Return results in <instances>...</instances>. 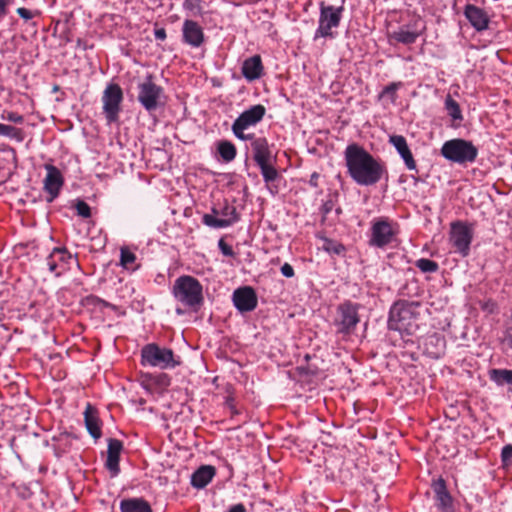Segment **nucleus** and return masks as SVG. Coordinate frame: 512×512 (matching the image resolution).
I'll use <instances>...</instances> for the list:
<instances>
[{"mask_svg": "<svg viewBox=\"0 0 512 512\" xmlns=\"http://www.w3.org/2000/svg\"><path fill=\"white\" fill-rule=\"evenodd\" d=\"M109 306H110V302L101 298V302H99V307L108 308Z\"/></svg>", "mask_w": 512, "mask_h": 512, "instance_id": "obj_56", "label": "nucleus"}, {"mask_svg": "<svg viewBox=\"0 0 512 512\" xmlns=\"http://www.w3.org/2000/svg\"><path fill=\"white\" fill-rule=\"evenodd\" d=\"M225 406L230 410L232 416L239 414V410L235 406V399L232 396L226 397Z\"/></svg>", "mask_w": 512, "mask_h": 512, "instance_id": "obj_46", "label": "nucleus"}, {"mask_svg": "<svg viewBox=\"0 0 512 512\" xmlns=\"http://www.w3.org/2000/svg\"><path fill=\"white\" fill-rule=\"evenodd\" d=\"M313 358H316V357L315 356H311L310 354H305V356H304L305 364L310 363V360L313 359Z\"/></svg>", "mask_w": 512, "mask_h": 512, "instance_id": "obj_57", "label": "nucleus"}, {"mask_svg": "<svg viewBox=\"0 0 512 512\" xmlns=\"http://www.w3.org/2000/svg\"><path fill=\"white\" fill-rule=\"evenodd\" d=\"M347 174L360 186L376 185L383 177L388 179L386 165L369 153L362 145L350 143L344 150Z\"/></svg>", "mask_w": 512, "mask_h": 512, "instance_id": "obj_1", "label": "nucleus"}, {"mask_svg": "<svg viewBox=\"0 0 512 512\" xmlns=\"http://www.w3.org/2000/svg\"><path fill=\"white\" fill-rule=\"evenodd\" d=\"M0 136L7 137L19 143L23 142L25 139V133L22 129L3 123H0Z\"/></svg>", "mask_w": 512, "mask_h": 512, "instance_id": "obj_34", "label": "nucleus"}, {"mask_svg": "<svg viewBox=\"0 0 512 512\" xmlns=\"http://www.w3.org/2000/svg\"><path fill=\"white\" fill-rule=\"evenodd\" d=\"M434 507L437 512H456L455 501L447 488V483L441 476L431 483Z\"/></svg>", "mask_w": 512, "mask_h": 512, "instance_id": "obj_14", "label": "nucleus"}, {"mask_svg": "<svg viewBox=\"0 0 512 512\" xmlns=\"http://www.w3.org/2000/svg\"><path fill=\"white\" fill-rule=\"evenodd\" d=\"M419 37V33L415 31H409L404 27H400L399 30L394 31L392 34V38L404 45L414 44Z\"/></svg>", "mask_w": 512, "mask_h": 512, "instance_id": "obj_33", "label": "nucleus"}, {"mask_svg": "<svg viewBox=\"0 0 512 512\" xmlns=\"http://www.w3.org/2000/svg\"><path fill=\"white\" fill-rule=\"evenodd\" d=\"M16 13L19 15L20 18H22L25 21H29V20L33 19L35 16L39 15L38 11H32L25 7L17 8Z\"/></svg>", "mask_w": 512, "mask_h": 512, "instance_id": "obj_43", "label": "nucleus"}, {"mask_svg": "<svg viewBox=\"0 0 512 512\" xmlns=\"http://www.w3.org/2000/svg\"><path fill=\"white\" fill-rule=\"evenodd\" d=\"M99 302H101V298L96 295H89L85 298V303L87 305L99 307Z\"/></svg>", "mask_w": 512, "mask_h": 512, "instance_id": "obj_49", "label": "nucleus"}, {"mask_svg": "<svg viewBox=\"0 0 512 512\" xmlns=\"http://www.w3.org/2000/svg\"><path fill=\"white\" fill-rule=\"evenodd\" d=\"M445 349L446 340L444 336L438 333H433L425 338L424 352L428 357L432 359H439L445 354Z\"/></svg>", "mask_w": 512, "mask_h": 512, "instance_id": "obj_25", "label": "nucleus"}, {"mask_svg": "<svg viewBox=\"0 0 512 512\" xmlns=\"http://www.w3.org/2000/svg\"><path fill=\"white\" fill-rule=\"evenodd\" d=\"M420 306V302L417 301L399 300L395 302L389 310L388 329L407 335L414 334L418 329L416 321L419 312L417 309Z\"/></svg>", "mask_w": 512, "mask_h": 512, "instance_id": "obj_2", "label": "nucleus"}, {"mask_svg": "<svg viewBox=\"0 0 512 512\" xmlns=\"http://www.w3.org/2000/svg\"><path fill=\"white\" fill-rule=\"evenodd\" d=\"M174 298L189 308H199L204 303L203 286L190 275L179 276L172 287Z\"/></svg>", "mask_w": 512, "mask_h": 512, "instance_id": "obj_5", "label": "nucleus"}, {"mask_svg": "<svg viewBox=\"0 0 512 512\" xmlns=\"http://www.w3.org/2000/svg\"><path fill=\"white\" fill-rule=\"evenodd\" d=\"M182 42L193 48L202 46L205 34L199 23L192 19H185L182 25Z\"/></svg>", "mask_w": 512, "mask_h": 512, "instance_id": "obj_18", "label": "nucleus"}, {"mask_svg": "<svg viewBox=\"0 0 512 512\" xmlns=\"http://www.w3.org/2000/svg\"><path fill=\"white\" fill-rule=\"evenodd\" d=\"M71 20L72 15L66 14L64 20H58L54 27V32L60 31V39H62L65 43H69L72 41V31H71Z\"/></svg>", "mask_w": 512, "mask_h": 512, "instance_id": "obj_31", "label": "nucleus"}, {"mask_svg": "<svg viewBox=\"0 0 512 512\" xmlns=\"http://www.w3.org/2000/svg\"><path fill=\"white\" fill-rule=\"evenodd\" d=\"M107 442L108 448L105 467L112 477H116L120 473V455L124 449L123 442L116 438H109Z\"/></svg>", "mask_w": 512, "mask_h": 512, "instance_id": "obj_19", "label": "nucleus"}, {"mask_svg": "<svg viewBox=\"0 0 512 512\" xmlns=\"http://www.w3.org/2000/svg\"><path fill=\"white\" fill-rule=\"evenodd\" d=\"M370 231L369 246L383 249L395 240L398 225L388 217H378L372 220Z\"/></svg>", "mask_w": 512, "mask_h": 512, "instance_id": "obj_9", "label": "nucleus"}, {"mask_svg": "<svg viewBox=\"0 0 512 512\" xmlns=\"http://www.w3.org/2000/svg\"><path fill=\"white\" fill-rule=\"evenodd\" d=\"M440 153L446 160L463 165L475 162L478 156V148L472 141L454 138L443 143Z\"/></svg>", "mask_w": 512, "mask_h": 512, "instance_id": "obj_7", "label": "nucleus"}, {"mask_svg": "<svg viewBox=\"0 0 512 512\" xmlns=\"http://www.w3.org/2000/svg\"><path fill=\"white\" fill-rule=\"evenodd\" d=\"M108 308L113 310V311H118V309H119V307L117 305H114L112 303H110V306Z\"/></svg>", "mask_w": 512, "mask_h": 512, "instance_id": "obj_60", "label": "nucleus"}, {"mask_svg": "<svg viewBox=\"0 0 512 512\" xmlns=\"http://www.w3.org/2000/svg\"><path fill=\"white\" fill-rule=\"evenodd\" d=\"M211 211H212V214H211V215H213V216H215V217H216L217 215H220V214H219L220 210H218V209H217V208H215V207H213V208L211 209Z\"/></svg>", "mask_w": 512, "mask_h": 512, "instance_id": "obj_59", "label": "nucleus"}, {"mask_svg": "<svg viewBox=\"0 0 512 512\" xmlns=\"http://www.w3.org/2000/svg\"><path fill=\"white\" fill-rule=\"evenodd\" d=\"M178 314H182V311L180 309L176 310Z\"/></svg>", "mask_w": 512, "mask_h": 512, "instance_id": "obj_62", "label": "nucleus"}, {"mask_svg": "<svg viewBox=\"0 0 512 512\" xmlns=\"http://www.w3.org/2000/svg\"><path fill=\"white\" fill-rule=\"evenodd\" d=\"M216 474L212 465H202L191 475V485L196 489L205 488Z\"/></svg>", "mask_w": 512, "mask_h": 512, "instance_id": "obj_27", "label": "nucleus"}, {"mask_svg": "<svg viewBox=\"0 0 512 512\" xmlns=\"http://www.w3.org/2000/svg\"><path fill=\"white\" fill-rule=\"evenodd\" d=\"M232 301L235 308L240 313L253 311L258 304V298L255 290L251 286H243L234 290Z\"/></svg>", "mask_w": 512, "mask_h": 512, "instance_id": "obj_16", "label": "nucleus"}, {"mask_svg": "<svg viewBox=\"0 0 512 512\" xmlns=\"http://www.w3.org/2000/svg\"><path fill=\"white\" fill-rule=\"evenodd\" d=\"M334 211L337 216H340L343 213V209L340 206H335Z\"/></svg>", "mask_w": 512, "mask_h": 512, "instance_id": "obj_58", "label": "nucleus"}, {"mask_svg": "<svg viewBox=\"0 0 512 512\" xmlns=\"http://www.w3.org/2000/svg\"><path fill=\"white\" fill-rule=\"evenodd\" d=\"M73 207L76 209L77 215L87 219L91 217V207L82 199H76Z\"/></svg>", "mask_w": 512, "mask_h": 512, "instance_id": "obj_41", "label": "nucleus"}, {"mask_svg": "<svg viewBox=\"0 0 512 512\" xmlns=\"http://www.w3.org/2000/svg\"><path fill=\"white\" fill-rule=\"evenodd\" d=\"M135 261H136V255L134 252H132L127 247H122L120 249V265L124 269H127V270L131 269L132 271L136 270L137 266L132 267V265L135 263Z\"/></svg>", "mask_w": 512, "mask_h": 512, "instance_id": "obj_36", "label": "nucleus"}, {"mask_svg": "<svg viewBox=\"0 0 512 512\" xmlns=\"http://www.w3.org/2000/svg\"><path fill=\"white\" fill-rule=\"evenodd\" d=\"M154 36L156 40L164 41L167 38L166 30L163 27L154 29Z\"/></svg>", "mask_w": 512, "mask_h": 512, "instance_id": "obj_48", "label": "nucleus"}, {"mask_svg": "<svg viewBox=\"0 0 512 512\" xmlns=\"http://www.w3.org/2000/svg\"><path fill=\"white\" fill-rule=\"evenodd\" d=\"M72 260V255L66 248H54L46 258V263L50 272L59 277L67 269L65 265Z\"/></svg>", "mask_w": 512, "mask_h": 512, "instance_id": "obj_20", "label": "nucleus"}, {"mask_svg": "<svg viewBox=\"0 0 512 512\" xmlns=\"http://www.w3.org/2000/svg\"><path fill=\"white\" fill-rule=\"evenodd\" d=\"M119 509L120 512H153L149 502L142 497L122 499Z\"/></svg>", "mask_w": 512, "mask_h": 512, "instance_id": "obj_29", "label": "nucleus"}, {"mask_svg": "<svg viewBox=\"0 0 512 512\" xmlns=\"http://www.w3.org/2000/svg\"><path fill=\"white\" fill-rule=\"evenodd\" d=\"M362 304L351 300H344L336 307V315L333 324L336 327V333L342 336L352 335L360 323L359 310Z\"/></svg>", "mask_w": 512, "mask_h": 512, "instance_id": "obj_6", "label": "nucleus"}, {"mask_svg": "<svg viewBox=\"0 0 512 512\" xmlns=\"http://www.w3.org/2000/svg\"><path fill=\"white\" fill-rule=\"evenodd\" d=\"M164 89L153 82V75L148 74L142 83L138 84V101L144 109L151 113L163 105L161 98Z\"/></svg>", "mask_w": 512, "mask_h": 512, "instance_id": "obj_10", "label": "nucleus"}, {"mask_svg": "<svg viewBox=\"0 0 512 512\" xmlns=\"http://www.w3.org/2000/svg\"><path fill=\"white\" fill-rule=\"evenodd\" d=\"M444 109L450 118V127L458 129L462 126L464 116L459 103L447 94L444 100Z\"/></svg>", "mask_w": 512, "mask_h": 512, "instance_id": "obj_26", "label": "nucleus"}, {"mask_svg": "<svg viewBox=\"0 0 512 512\" xmlns=\"http://www.w3.org/2000/svg\"><path fill=\"white\" fill-rule=\"evenodd\" d=\"M241 73L248 82L260 79L264 74V66L260 55H253L242 63Z\"/></svg>", "mask_w": 512, "mask_h": 512, "instance_id": "obj_23", "label": "nucleus"}, {"mask_svg": "<svg viewBox=\"0 0 512 512\" xmlns=\"http://www.w3.org/2000/svg\"><path fill=\"white\" fill-rule=\"evenodd\" d=\"M297 371L300 375H307L316 377L320 374L319 367L314 363L301 364L297 367Z\"/></svg>", "mask_w": 512, "mask_h": 512, "instance_id": "obj_42", "label": "nucleus"}, {"mask_svg": "<svg viewBox=\"0 0 512 512\" xmlns=\"http://www.w3.org/2000/svg\"><path fill=\"white\" fill-rule=\"evenodd\" d=\"M389 143L394 146L400 157L403 159L404 164L408 170L418 172L416 161L407 144V140L402 135H391Z\"/></svg>", "mask_w": 512, "mask_h": 512, "instance_id": "obj_21", "label": "nucleus"}, {"mask_svg": "<svg viewBox=\"0 0 512 512\" xmlns=\"http://www.w3.org/2000/svg\"><path fill=\"white\" fill-rule=\"evenodd\" d=\"M323 241L322 249L330 255L344 256L346 253V247L339 241L334 239L320 236Z\"/></svg>", "mask_w": 512, "mask_h": 512, "instance_id": "obj_32", "label": "nucleus"}, {"mask_svg": "<svg viewBox=\"0 0 512 512\" xmlns=\"http://www.w3.org/2000/svg\"><path fill=\"white\" fill-rule=\"evenodd\" d=\"M219 214L223 218H217L210 214H204L202 217V223L208 227L219 229L230 227L240 220V214L238 213L236 207L230 205L227 200H225Z\"/></svg>", "mask_w": 512, "mask_h": 512, "instance_id": "obj_15", "label": "nucleus"}, {"mask_svg": "<svg viewBox=\"0 0 512 512\" xmlns=\"http://www.w3.org/2000/svg\"><path fill=\"white\" fill-rule=\"evenodd\" d=\"M76 47L80 48L82 50H88V49H92L93 45H88L87 41H85L81 38H78L76 41Z\"/></svg>", "mask_w": 512, "mask_h": 512, "instance_id": "obj_53", "label": "nucleus"}, {"mask_svg": "<svg viewBox=\"0 0 512 512\" xmlns=\"http://www.w3.org/2000/svg\"><path fill=\"white\" fill-rule=\"evenodd\" d=\"M320 178V174L318 172H313L311 175H310V179L308 181L309 185L313 188H318L319 186V183H318V180Z\"/></svg>", "mask_w": 512, "mask_h": 512, "instance_id": "obj_50", "label": "nucleus"}, {"mask_svg": "<svg viewBox=\"0 0 512 512\" xmlns=\"http://www.w3.org/2000/svg\"><path fill=\"white\" fill-rule=\"evenodd\" d=\"M227 512H247L246 507L242 503L232 505Z\"/></svg>", "mask_w": 512, "mask_h": 512, "instance_id": "obj_54", "label": "nucleus"}, {"mask_svg": "<svg viewBox=\"0 0 512 512\" xmlns=\"http://www.w3.org/2000/svg\"><path fill=\"white\" fill-rule=\"evenodd\" d=\"M69 438L77 439L76 436H73L71 433H68V432H65V433L60 435V440H62V439H69Z\"/></svg>", "mask_w": 512, "mask_h": 512, "instance_id": "obj_55", "label": "nucleus"}, {"mask_svg": "<svg viewBox=\"0 0 512 512\" xmlns=\"http://www.w3.org/2000/svg\"><path fill=\"white\" fill-rule=\"evenodd\" d=\"M218 248L224 256H227V257L235 256V252H234L232 246H230L228 243H226L223 238H221L218 241Z\"/></svg>", "mask_w": 512, "mask_h": 512, "instance_id": "obj_45", "label": "nucleus"}, {"mask_svg": "<svg viewBox=\"0 0 512 512\" xmlns=\"http://www.w3.org/2000/svg\"><path fill=\"white\" fill-rule=\"evenodd\" d=\"M449 240L455 252L462 257H467L473 240L472 225L460 220L452 222Z\"/></svg>", "mask_w": 512, "mask_h": 512, "instance_id": "obj_11", "label": "nucleus"}, {"mask_svg": "<svg viewBox=\"0 0 512 512\" xmlns=\"http://www.w3.org/2000/svg\"><path fill=\"white\" fill-rule=\"evenodd\" d=\"M253 160L260 169L263 181L266 185L273 184L281 178L276 168L277 157L272 154L269 142L265 137H258L251 143Z\"/></svg>", "mask_w": 512, "mask_h": 512, "instance_id": "obj_4", "label": "nucleus"}, {"mask_svg": "<svg viewBox=\"0 0 512 512\" xmlns=\"http://www.w3.org/2000/svg\"><path fill=\"white\" fill-rule=\"evenodd\" d=\"M500 459L503 469L512 468V444H506L502 447Z\"/></svg>", "mask_w": 512, "mask_h": 512, "instance_id": "obj_40", "label": "nucleus"}, {"mask_svg": "<svg viewBox=\"0 0 512 512\" xmlns=\"http://www.w3.org/2000/svg\"><path fill=\"white\" fill-rule=\"evenodd\" d=\"M202 0H184L182 7L183 9L190 13L192 16H202L203 8H202Z\"/></svg>", "mask_w": 512, "mask_h": 512, "instance_id": "obj_39", "label": "nucleus"}, {"mask_svg": "<svg viewBox=\"0 0 512 512\" xmlns=\"http://www.w3.org/2000/svg\"><path fill=\"white\" fill-rule=\"evenodd\" d=\"M402 86V82H391L383 88V90L379 93L378 98L382 99L385 96H389L391 102L394 103L397 99V90Z\"/></svg>", "mask_w": 512, "mask_h": 512, "instance_id": "obj_38", "label": "nucleus"}, {"mask_svg": "<svg viewBox=\"0 0 512 512\" xmlns=\"http://www.w3.org/2000/svg\"><path fill=\"white\" fill-rule=\"evenodd\" d=\"M45 169L47 174L43 181V189L49 195L46 198V201L51 203L59 196L60 190L64 184V178L61 174V171L52 164H46Z\"/></svg>", "mask_w": 512, "mask_h": 512, "instance_id": "obj_17", "label": "nucleus"}, {"mask_svg": "<svg viewBox=\"0 0 512 512\" xmlns=\"http://www.w3.org/2000/svg\"><path fill=\"white\" fill-rule=\"evenodd\" d=\"M237 139L242 141L250 140L251 143H254L255 140H257L258 137L255 136V134H245L244 131H242V136L240 135H234Z\"/></svg>", "mask_w": 512, "mask_h": 512, "instance_id": "obj_51", "label": "nucleus"}, {"mask_svg": "<svg viewBox=\"0 0 512 512\" xmlns=\"http://www.w3.org/2000/svg\"><path fill=\"white\" fill-rule=\"evenodd\" d=\"M141 364L143 366L172 369L181 364L180 357L174 355L172 349L160 347L156 343H149L141 349Z\"/></svg>", "mask_w": 512, "mask_h": 512, "instance_id": "obj_8", "label": "nucleus"}, {"mask_svg": "<svg viewBox=\"0 0 512 512\" xmlns=\"http://www.w3.org/2000/svg\"><path fill=\"white\" fill-rule=\"evenodd\" d=\"M414 264L422 273H436L439 270V264L428 258L417 259Z\"/></svg>", "mask_w": 512, "mask_h": 512, "instance_id": "obj_37", "label": "nucleus"}, {"mask_svg": "<svg viewBox=\"0 0 512 512\" xmlns=\"http://www.w3.org/2000/svg\"><path fill=\"white\" fill-rule=\"evenodd\" d=\"M340 193L335 190L327 195V199L323 202L320 207V213L322 214V221H325L327 215L335 208L338 203Z\"/></svg>", "mask_w": 512, "mask_h": 512, "instance_id": "obj_35", "label": "nucleus"}, {"mask_svg": "<svg viewBox=\"0 0 512 512\" xmlns=\"http://www.w3.org/2000/svg\"><path fill=\"white\" fill-rule=\"evenodd\" d=\"M217 152L226 163L233 161L237 155L235 145L228 140H221L217 143Z\"/></svg>", "mask_w": 512, "mask_h": 512, "instance_id": "obj_30", "label": "nucleus"}, {"mask_svg": "<svg viewBox=\"0 0 512 512\" xmlns=\"http://www.w3.org/2000/svg\"><path fill=\"white\" fill-rule=\"evenodd\" d=\"M489 380L498 387H507V392L512 394V369L491 368L488 370Z\"/></svg>", "mask_w": 512, "mask_h": 512, "instance_id": "obj_28", "label": "nucleus"}, {"mask_svg": "<svg viewBox=\"0 0 512 512\" xmlns=\"http://www.w3.org/2000/svg\"><path fill=\"white\" fill-rule=\"evenodd\" d=\"M58 91H60V86L59 85H54L53 88H52V92L56 93Z\"/></svg>", "mask_w": 512, "mask_h": 512, "instance_id": "obj_61", "label": "nucleus"}, {"mask_svg": "<svg viewBox=\"0 0 512 512\" xmlns=\"http://www.w3.org/2000/svg\"><path fill=\"white\" fill-rule=\"evenodd\" d=\"M266 114V108L262 104H255L243 111L233 122L231 130L234 135H241L242 131L260 123Z\"/></svg>", "mask_w": 512, "mask_h": 512, "instance_id": "obj_13", "label": "nucleus"}, {"mask_svg": "<svg viewBox=\"0 0 512 512\" xmlns=\"http://www.w3.org/2000/svg\"><path fill=\"white\" fill-rule=\"evenodd\" d=\"M1 117L3 120H7L15 124H22L24 122V116L13 111L7 112L6 114L3 113Z\"/></svg>", "mask_w": 512, "mask_h": 512, "instance_id": "obj_44", "label": "nucleus"}, {"mask_svg": "<svg viewBox=\"0 0 512 512\" xmlns=\"http://www.w3.org/2000/svg\"><path fill=\"white\" fill-rule=\"evenodd\" d=\"M123 101V91L116 83H110L106 86L103 96V114L109 124L117 122L121 111Z\"/></svg>", "mask_w": 512, "mask_h": 512, "instance_id": "obj_12", "label": "nucleus"}, {"mask_svg": "<svg viewBox=\"0 0 512 512\" xmlns=\"http://www.w3.org/2000/svg\"><path fill=\"white\" fill-rule=\"evenodd\" d=\"M280 271L286 278H292L295 275L294 268L289 263H284L281 266Z\"/></svg>", "mask_w": 512, "mask_h": 512, "instance_id": "obj_47", "label": "nucleus"}, {"mask_svg": "<svg viewBox=\"0 0 512 512\" xmlns=\"http://www.w3.org/2000/svg\"><path fill=\"white\" fill-rule=\"evenodd\" d=\"M8 12V1L0 0V20L3 19Z\"/></svg>", "mask_w": 512, "mask_h": 512, "instance_id": "obj_52", "label": "nucleus"}, {"mask_svg": "<svg viewBox=\"0 0 512 512\" xmlns=\"http://www.w3.org/2000/svg\"><path fill=\"white\" fill-rule=\"evenodd\" d=\"M346 0H334L333 2H319L318 27L314 33V40L319 38H335L333 29L340 26L345 11Z\"/></svg>", "mask_w": 512, "mask_h": 512, "instance_id": "obj_3", "label": "nucleus"}, {"mask_svg": "<svg viewBox=\"0 0 512 512\" xmlns=\"http://www.w3.org/2000/svg\"><path fill=\"white\" fill-rule=\"evenodd\" d=\"M464 15L475 30L483 31L488 28L489 17L482 8L474 4H466Z\"/></svg>", "mask_w": 512, "mask_h": 512, "instance_id": "obj_22", "label": "nucleus"}, {"mask_svg": "<svg viewBox=\"0 0 512 512\" xmlns=\"http://www.w3.org/2000/svg\"><path fill=\"white\" fill-rule=\"evenodd\" d=\"M84 423L89 435L98 440L102 436V421L98 416V410L90 403L84 411Z\"/></svg>", "mask_w": 512, "mask_h": 512, "instance_id": "obj_24", "label": "nucleus"}]
</instances>
